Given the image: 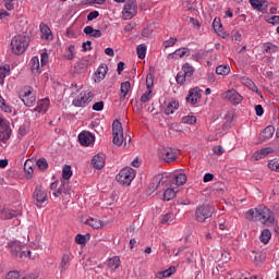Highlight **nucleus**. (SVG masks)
I'll return each instance as SVG.
<instances>
[{
    "label": "nucleus",
    "instance_id": "obj_42",
    "mask_svg": "<svg viewBox=\"0 0 279 279\" xmlns=\"http://www.w3.org/2000/svg\"><path fill=\"white\" fill-rule=\"evenodd\" d=\"M136 50L140 60H145V56H147V46L145 44H141L137 46Z\"/></svg>",
    "mask_w": 279,
    "mask_h": 279
},
{
    "label": "nucleus",
    "instance_id": "obj_26",
    "mask_svg": "<svg viewBox=\"0 0 279 279\" xmlns=\"http://www.w3.org/2000/svg\"><path fill=\"white\" fill-rule=\"evenodd\" d=\"M165 175L163 174H157L154 177L153 182L149 185L150 191H158V186L162 184L165 181Z\"/></svg>",
    "mask_w": 279,
    "mask_h": 279
},
{
    "label": "nucleus",
    "instance_id": "obj_28",
    "mask_svg": "<svg viewBox=\"0 0 279 279\" xmlns=\"http://www.w3.org/2000/svg\"><path fill=\"white\" fill-rule=\"evenodd\" d=\"M85 223L87 226H90V228H94V230H99L100 228H104V221L96 218H86Z\"/></svg>",
    "mask_w": 279,
    "mask_h": 279
},
{
    "label": "nucleus",
    "instance_id": "obj_25",
    "mask_svg": "<svg viewBox=\"0 0 279 279\" xmlns=\"http://www.w3.org/2000/svg\"><path fill=\"white\" fill-rule=\"evenodd\" d=\"M275 132L276 128H274V125L266 126L260 133L262 141H269V138H272Z\"/></svg>",
    "mask_w": 279,
    "mask_h": 279
},
{
    "label": "nucleus",
    "instance_id": "obj_57",
    "mask_svg": "<svg viewBox=\"0 0 279 279\" xmlns=\"http://www.w3.org/2000/svg\"><path fill=\"white\" fill-rule=\"evenodd\" d=\"M213 27L215 32H221L223 26L221 25V21L219 19H215L213 22Z\"/></svg>",
    "mask_w": 279,
    "mask_h": 279
},
{
    "label": "nucleus",
    "instance_id": "obj_51",
    "mask_svg": "<svg viewBox=\"0 0 279 279\" xmlns=\"http://www.w3.org/2000/svg\"><path fill=\"white\" fill-rule=\"evenodd\" d=\"M197 122V118L194 116H185L182 118V123H186L187 125H193V123Z\"/></svg>",
    "mask_w": 279,
    "mask_h": 279
},
{
    "label": "nucleus",
    "instance_id": "obj_4",
    "mask_svg": "<svg viewBox=\"0 0 279 279\" xmlns=\"http://www.w3.org/2000/svg\"><path fill=\"white\" fill-rule=\"evenodd\" d=\"M20 98L27 108H32L36 104V92L31 86H25L20 90Z\"/></svg>",
    "mask_w": 279,
    "mask_h": 279
},
{
    "label": "nucleus",
    "instance_id": "obj_37",
    "mask_svg": "<svg viewBox=\"0 0 279 279\" xmlns=\"http://www.w3.org/2000/svg\"><path fill=\"white\" fill-rule=\"evenodd\" d=\"M271 240V231L269 229H264L262 231V234L259 235L260 243H264V245H267L269 241Z\"/></svg>",
    "mask_w": 279,
    "mask_h": 279
},
{
    "label": "nucleus",
    "instance_id": "obj_5",
    "mask_svg": "<svg viewBox=\"0 0 279 279\" xmlns=\"http://www.w3.org/2000/svg\"><path fill=\"white\" fill-rule=\"evenodd\" d=\"M92 101L93 94L90 92L83 90L73 99L72 106L75 108H86V106H88V104Z\"/></svg>",
    "mask_w": 279,
    "mask_h": 279
},
{
    "label": "nucleus",
    "instance_id": "obj_58",
    "mask_svg": "<svg viewBox=\"0 0 279 279\" xmlns=\"http://www.w3.org/2000/svg\"><path fill=\"white\" fill-rule=\"evenodd\" d=\"M93 110L96 112H101L104 110V101H98L93 105Z\"/></svg>",
    "mask_w": 279,
    "mask_h": 279
},
{
    "label": "nucleus",
    "instance_id": "obj_7",
    "mask_svg": "<svg viewBox=\"0 0 279 279\" xmlns=\"http://www.w3.org/2000/svg\"><path fill=\"white\" fill-rule=\"evenodd\" d=\"M138 12V7L136 5V1L128 0L124 4L122 16L124 21H130L134 19L135 14Z\"/></svg>",
    "mask_w": 279,
    "mask_h": 279
},
{
    "label": "nucleus",
    "instance_id": "obj_23",
    "mask_svg": "<svg viewBox=\"0 0 279 279\" xmlns=\"http://www.w3.org/2000/svg\"><path fill=\"white\" fill-rule=\"evenodd\" d=\"M49 110V99H41L37 102V107L33 110V112H38L39 114H45Z\"/></svg>",
    "mask_w": 279,
    "mask_h": 279
},
{
    "label": "nucleus",
    "instance_id": "obj_16",
    "mask_svg": "<svg viewBox=\"0 0 279 279\" xmlns=\"http://www.w3.org/2000/svg\"><path fill=\"white\" fill-rule=\"evenodd\" d=\"M250 3L253 10H258V12H262L263 14H265L267 8H269V3H267L266 0H250Z\"/></svg>",
    "mask_w": 279,
    "mask_h": 279
},
{
    "label": "nucleus",
    "instance_id": "obj_17",
    "mask_svg": "<svg viewBox=\"0 0 279 279\" xmlns=\"http://www.w3.org/2000/svg\"><path fill=\"white\" fill-rule=\"evenodd\" d=\"M92 165L94 169H104L106 166V155L105 154H98L93 157Z\"/></svg>",
    "mask_w": 279,
    "mask_h": 279
},
{
    "label": "nucleus",
    "instance_id": "obj_63",
    "mask_svg": "<svg viewBox=\"0 0 279 279\" xmlns=\"http://www.w3.org/2000/svg\"><path fill=\"white\" fill-rule=\"evenodd\" d=\"M232 40L234 43H241V33L239 31L232 33Z\"/></svg>",
    "mask_w": 279,
    "mask_h": 279
},
{
    "label": "nucleus",
    "instance_id": "obj_49",
    "mask_svg": "<svg viewBox=\"0 0 279 279\" xmlns=\"http://www.w3.org/2000/svg\"><path fill=\"white\" fill-rule=\"evenodd\" d=\"M37 167L41 171H45L46 169H49V163L47 162V159L40 158L37 160Z\"/></svg>",
    "mask_w": 279,
    "mask_h": 279
},
{
    "label": "nucleus",
    "instance_id": "obj_61",
    "mask_svg": "<svg viewBox=\"0 0 279 279\" xmlns=\"http://www.w3.org/2000/svg\"><path fill=\"white\" fill-rule=\"evenodd\" d=\"M266 21L267 23H271V25H279V15H274Z\"/></svg>",
    "mask_w": 279,
    "mask_h": 279
},
{
    "label": "nucleus",
    "instance_id": "obj_44",
    "mask_svg": "<svg viewBox=\"0 0 279 279\" xmlns=\"http://www.w3.org/2000/svg\"><path fill=\"white\" fill-rule=\"evenodd\" d=\"M72 175H73V171L71 170V166L65 165L62 169L63 180H71Z\"/></svg>",
    "mask_w": 279,
    "mask_h": 279
},
{
    "label": "nucleus",
    "instance_id": "obj_3",
    "mask_svg": "<svg viewBox=\"0 0 279 279\" xmlns=\"http://www.w3.org/2000/svg\"><path fill=\"white\" fill-rule=\"evenodd\" d=\"M136 178V170L131 167H125L120 170V172L116 175L117 182L122 184V186H130L132 181Z\"/></svg>",
    "mask_w": 279,
    "mask_h": 279
},
{
    "label": "nucleus",
    "instance_id": "obj_39",
    "mask_svg": "<svg viewBox=\"0 0 279 279\" xmlns=\"http://www.w3.org/2000/svg\"><path fill=\"white\" fill-rule=\"evenodd\" d=\"M178 108H180V104L175 100H172L171 102L168 104L166 108V114H173V112H175Z\"/></svg>",
    "mask_w": 279,
    "mask_h": 279
},
{
    "label": "nucleus",
    "instance_id": "obj_10",
    "mask_svg": "<svg viewBox=\"0 0 279 279\" xmlns=\"http://www.w3.org/2000/svg\"><path fill=\"white\" fill-rule=\"evenodd\" d=\"M33 199L36 204V206L40 207L45 202H48L49 196L47 195V191L43 189V186L37 185L35 187V191L33 192Z\"/></svg>",
    "mask_w": 279,
    "mask_h": 279
},
{
    "label": "nucleus",
    "instance_id": "obj_64",
    "mask_svg": "<svg viewBox=\"0 0 279 279\" xmlns=\"http://www.w3.org/2000/svg\"><path fill=\"white\" fill-rule=\"evenodd\" d=\"M14 1L15 0H5L4 8H7V10H14Z\"/></svg>",
    "mask_w": 279,
    "mask_h": 279
},
{
    "label": "nucleus",
    "instance_id": "obj_1",
    "mask_svg": "<svg viewBox=\"0 0 279 279\" xmlns=\"http://www.w3.org/2000/svg\"><path fill=\"white\" fill-rule=\"evenodd\" d=\"M245 217L248 221H260V223H266V226H270L275 221L274 213L265 206L250 209L246 211Z\"/></svg>",
    "mask_w": 279,
    "mask_h": 279
},
{
    "label": "nucleus",
    "instance_id": "obj_29",
    "mask_svg": "<svg viewBox=\"0 0 279 279\" xmlns=\"http://www.w3.org/2000/svg\"><path fill=\"white\" fill-rule=\"evenodd\" d=\"M108 267L111 269V271H116V269H119L121 267V258L119 256H113L108 259Z\"/></svg>",
    "mask_w": 279,
    "mask_h": 279
},
{
    "label": "nucleus",
    "instance_id": "obj_20",
    "mask_svg": "<svg viewBox=\"0 0 279 279\" xmlns=\"http://www.w3.org/2000/svg\"><path fill=\"white\" fill-rule=\"evenodd\" d=\"M69 267H71V255L63 254L59 264V270L61 274H64Z\"/></svg>",
    "mask_w": 279,
    "mask_h": 279
},
{
    "label": "nucleus",
    "instance_id": "obj_62",
    "mask_svg": "<svg viewBox=\"0 0 279 279\" xmlns=\"http://www.w3.org/2000/svg\"><path fill=\"white\" fill-rule=\"evenodd\" d=\"M98 16H99V11H92L87 15V21H95V19H97Z\"/></svg>",
    "mask_w": 279,
    "mask_h": 279
},
{
    "label": "nucleus",
    "instance_id": "obj_46",
    "mask_svg": "<svg viewBox=\"0 0 279 279\" xmlns=\"http://www.w3.org/2000/svg\"><path fill=\"white\" fill-rule=\"evenodd\" d=\"M174 180L178 186H183V184H186V174L184 173L174 174Z\"/></svg>",
    "mask_w": 279,
    "mask_h": 279
},
{
    "label": "nucleus",
    "instance_id": "obj_59",
    "mask_svg": "<svg viewBox=\"0 0 279 279\" xmlns=\"http://www.w3.org/2000/svg\"><path fill=\"white\" fill-rule=\"evenodd\" d=\"M213 151L216 156H223L225 153L223 147L221 146H214Z\"/></svg>",
    "mask_w": 279,
    "mask_h": 279
},
{
    "label": "nucleus",
    "instance_id": "obj_31",
    "mask_svg": "<svg viewBox=\"0 0 279 279\" xmlns=\"http://www.w3.org/2000/svg\"><path fill=\"white\" fill-rule=\"evenodd\" d=\"M131 88H132V84H130V81L121 83L120 98L125 99V97H128V93H130Z\"/></svg>",
    "mask_w": 279,
    "mask_h": 279
},
{
    "label": "nucleus",
    "instance_id": "obj_15",
    "mask_svg": "<svg viewBox=\"0 0 279 279\" xmlns=\"http://www.w3.org/2000/svg\"><path fill=\"white\" fill-rule=\"evenodd\" d=\"M184 56H191V50L189 48H179L174 52L167 56V60H180Z\"/></svg>",
    "mask_w": 279,
    "mask_h": 279
},
{
    "label": "nucleus",
    "instance_id": "obj_47",
    "mask_svg": "<svg viewBox=\"0 0 279 279\" xmlns=\"http://www.w3.org/2000/svg\"><path fill=\"white\" fill-rule=\"evenodd\" d=\"M268 168H270L271 171L279 172V158H275L268 161Z\"/></svg>",
    "mask_w": 279,
    "mask_h": 279
},
{
    "label": "nucleus",
    "instance_id": "obj_40",
    "mask_svg": "<svg viewBox=\"0 0 279 279\" xmlns=\"http://www.w3.org/2000/svg\"><path fill=\"white\" fill-rule=\"evenodd\" d=\"M263 49L265 53H276V51H278V46L271 43H265Z\"/></svg>",
    "mask_w": 279,
    "mask_h": 279
},
{
    "label": "nucleus",
    "instance_id": "obj_52",
    "mask_svg": "<svg viewBox=\"0 0 279 279\" xmlns=\"http://www.w3.org/2000/svg\"><path fill=\"white\" fill-rule=\"evenodd\" d=\"M175 43H178V38L171 37L162 43V47H165V49H169V47H173Z\"/></svg>",
    "mask_w": 279,
    "mask_h": 279
},
{
    "label": "nucleus",
    "instance_id": "obj_27",
    "mask_svg": "<svg viewBox=\"0 0 279 279\" xmlns=\"http://www.w3.org/2000/svg\"><path fill=\"white\" fill-rule=\"evenodd\" d=\"M83 32L89 38H101V31L95 29L93 26H86Z\"/></svg>",
    "mask_w": 279,
    "mask_h": 279
},
{
    "label": "nucleus",
    "instance_id": "obj_36",
    "mask_svg": "<svg viewBox=\"0 0 279 279\" xmlns=\"http://www.w3.org/2000/svg\"><path fill=\"white\" fill-rule=\"evenodd\" d=\"M10 75V64H4L0 66V84L5 82V77Z\"/></svg>",
    "mask_w": 279,
    "mask_h": 279
},
{
    "label": "nucleus",
    "instance_id": "obj_48",
    "mask_svg": "<svg viewBox=\"0 0 279 279\" xmlns=\"http://www.w3.org/2000/svg\"><path fill=\"white\" fill-rule=\"evenodd\" d=\"M108 73V66L107 65H100L97 70V75L99 80H104Z\"/></svg>",
    "mask_w": 279,
    "mask_h": 279
},
{
    "label": "nucleus",
    "instance_id": "obj_13",
    "mask_svg": "<svg viewBox=\"0 0 279 279\" xmlns=\"http://www.w3.org/2000/svg\"><path fill=\"white\" fill-rule=\"evenodd\" d=\"M11 254L16 258H34L32 257V251H24L23 247L17 244L11 246Z\"/></svg>",
    "mask_w": 279,
    "mask_h": 279
},
{
    "label": "nucleus",
    "instance_id": "obj_38",
    "mask_svg": "<svg viewBox=\"0 0 279 279\" xmlns=\"http://www.w3.org/2000/svg\"><path fill=\"white\" fill-rule=\"evenodd\" d=\"M173 219H175L173 213H168L160 217V221L165 226H170V223H173Z\"/></svg>",
    "mask_w": 279,
    "mask_h": 279
},
{
    "label": "nucleus",
    "instance_id": "obj_50",
    "mask_svg": "<svg viewBox=\"0 0 279 279\" xmlns=\"http://www.w3.org/2000/svg\"><path fill=\"white\" fill-rule=\"evenodd\" d=\"M187 80L190 81L191 78H187L181 71L178 73L177 83L180 84V86H184Z\"/></svg>",
    "mask_w": 279,
    "mask_h": 279
},
{
    "label": "nucleus",
    "instance_id": "obj_43",
    "mask_svg": "<svg viewBox=\"0 0 279 279\" xmlns=\"http://www.w3.org/2000/svg\"><path fill=\"white\" fill-rule=\"evenodd\" d=\"M175 197V190L174 189H167L163 193V201L171 202Z\"/></svg>",
    "mask_w": 279,
    "mask_h": 279
},
{
    "label": "nucleus",
    "instance_id": "obj_22",
    "mask_svg": "<svg viewBox=\"0 0 279 279\" xmlns=\"http://www.w3.org/2000/svg\"><path fill=\"white\" fill-rule=\"evenodd\" d=\"M240 82L241 84H243L244 86H246L247 88H250L251 90H253L254 93H257V95H260V90H258V86H256L255 83H253V81L246 76H242L240 77Z\"/></svg>",
    "mask_w": 279,
    "mask_h": 279
},
{
    "label": "nucleus",
    "instance_id": "obj_11",
    "mask_svg": "<svg viewBox=\"0 0 279 279\" xmlns=\"http://www.w3.org/2000/svg\"><path fill=\"white\" fill-rule=\"evenodd\" d=\"M222 99H227L233 106H239L243 101V96L236 92V89H229L222 94Z\"/></svg>",
    "mask_w": 279,
    "mask_h": 279
},
{
    "label": "nucleus",
    "instance_id": "obj_24",
    "mask_svg": "<svg viewBox=\"0 0 279 279\" xmlns=\"http://www.w3.org/2000/svg\"><path fill=\"white\" fill-rule=\"evenodd\" d=\"M31 71L33 73H37L38 75H40V73H43V66L40 65V59H38V57H33L31 59Z\"/></svg>",
    "mask_w": 279,
    "mask_h": 279
},
{
    "label": "nucleus",
    "instance_id": "obj_12",
    "mask_svg": "<svg viewBox=\"0 0 279 279\" xmlns=\"http://www.w3.org/2000/svg\"><path fill=\"white\" fill-rule=\"evenodd\" d=\"M185 99L187 104H191V106L199 104V101H202V89L199 87H194L190 89L189 95Z\"/></svg>",
    "mask_w": 279,
    "mask_h": 279
},
{
    "label": "nucleus",
    "instance_id": "obj_14",
    "mask_svg": "<svg viewBox=\"0 0 279 279\" xmlns=\"http://www.w3.org/2000/svg\"><path fill=\"white\" fill-rule=\"evenodd\" d=\"M10 134H12V131L10 130L8 122H5V120H0V141L3 143L10 141Z\"/></svg>",
    "mask_w": 279,
    "mask_h": 279
},
{
    "label": "nucleus",
    "instance_id": "obj_56",
    "mask_svg": "<svg viewBox=\"0 0 279 279\" xmlns=\"http://www.w3.org/2000/svg\"><path fill=\"white\" fill-rule=\"evenodd\" d=\"M75 243H77L78 245H86V235L77 234L75 236Z\"/></svg>",
    "mask_w": 279,
    "mask_h": 279
},
{
    "label": "nucleus",
    "instance_id": "obj_8",
    "mask_svg": "<svg viewBox=\"0 0 279 279\" xmlns=\"http://www.w3.org/2000/svg\"><path fill=\"white\" fill-rule=\"evenodd\" d=\"M113 132V145L121 147L123 145V124L119 120H114L112 123Z\"/></svg>",
    "mask_w": 279,
    "mask_h": 279
},
{
    "label": "nucleus",
    "instance_id": "obj_34",
    "mask_svg": "<svg viewBox=\"0 0 279 279\" xmlns=\"http://www.w3.org/2000/svg\"><path fill=\"white\" fill-rule=\"evenodd\" d=\"M181 73L187 78L191 80V77H193V73H195V68H193L192 65H190L189 63H185L182 66Z\"/></svg>",
    "mask_w": 279,
    "mask_h": 279
},
{
    "label": "nucleus",
    "instance_id": "obj_21",
    "mask_svg": "<svg viewBox=\"0 0 279 279\" xmlns=\"http://www.w3.org/2000/svg\"><path fill=\"white\" fill-rule=\"evenodd\" d=\"M269 154H274V148L266 147L257 150L255 154H253L254 160H263L266 156H269Z\"/></svg>",
    "mask_w": 279,
    "mask_h": 279
},
{
    "label": "nucleus",
    "instance_id": "obj_60",
    "mask_svg": "<svg viewBox=\"0 0 279 279\" xmlns=\"http://www.w3.org/2000/svg\"><path fill=\"white\" fill-rule=\"evenodd\" d=\"M68 51L70 52L68 54V60H73V58H75L74 51H75V46L74 45H70L68 48Z\"/></svg>",
    "mask_w": 279,
    "mask_h": 279
},
{
    "label": "nucleus",
    "instance_id": "obj_6",
    "mask_svg": "<svg viewBox=\"0 0 279 279\" xmlns=\"http://www.w3.org/2000/svg\"><path fill=\"white\" fill-rule=\"evenodd\" d=\"M213 213H215V207L210 205H203L197 207L195 213L196 221L204 223L206 219H209V217H213Z\"/></svg>",
    "mask_w": 279,
    "mask_h": 279
},
{
    "label": "nucleus",
    "instance_id": "obj_19",
    "mask_svg": "<svg viewBox=\"0 0 279 279\" xmlns=\"http://www.w3.org/2000/svg\"><path fill=\"white\" fill-rule=\"evenodd\" d=\"M71 195V186L69 182L62 181L61 186L53 193L54 197H60V195Z\"/></svg>",
    "mask_w": 279,
    "mask_h": 279
},
{
    "label": "nucleus",
    "instance_id": "obj_18",
    "mask_svg": "<svg viewBox=\"0 0 279 279\" xmlns=\"http://www.w3.org/2000/svg\"><path fill=\"white\" fill-rule=\"evenodd\" d=\"M40 33H41V38L44 40H53V34L51 33V28L45 23H41L39 25Z\"/></svg>",
    "mask_w": 279,
    "mask_h": 279
},
{
    "label": "nucleus",
    "instance_id": "obj_53",
    "mask_svg": "<svg viewBox=\"0 0 279 279\" xmlns=\"http://www.w3.org/2000/svg\"><path fill=\"white\" fill-rule=\"evenodd\" d=\"M47 64H49V54L47 52H43L41 56H40V65H41V69L44 66H47Z\"/></svg>",
    "mask_w": 279,
    "mask_h": 279
},
{
    "label": "nucleus",
    "instance_id": "obj_41",
    "mask_svg": "<svg viewBox=\"0 0 279 279\" xmlns=\"http://www.w3.org/2000/svg\"><path fill=\"white\" fill-rule=\"evenodd\" d=\"M24 171L27 173V178H32L34 175V165L32 163V160H26L24 163Z\"/></svg>",
    "mask_w": 279,
    "mask_h": 279
},
{
    "label": "nucleus",
    "instance_id": "obj_2",
    "mask_svg": "<svg viewBox=\"0 0 279 279\" xmlns=\"http://www.w3.org/2000/svg\"><path fill=\"white\" fill-rule=\"evenodd\" d=\"M27 47H29V37L25 35H16L11 40V51L15 56L25 53Z\"/></svg>",
    "mask_w": 279,
    "mask_h": 279
},
{
    "label": "nucleus",
    "instance_id": "obj_35",
    "mask_svg": "<svg viewBox=\"0 0 279 279\" xmlns=\"http://www.w3.org/2000/svg\"><path fill=\"white\" fill-rule=\"evenodd\" d=\"M0 215L1 219H14V217H16V211L9 208H2Z\"/></svg>",
    "mask_w": 279,
    "mask_h": 279
},
{
    "label": "nucleus",
    "instance_id": "obj_33",
    "mask_svg": "<svg viewBox=\"0 0 279 279\" xmlns=\"http://www.w3.org/2000/svg\"><path fill=\"white\" fill-rule=\"evenodd\" d=\"M78 142L81 143V145H83L84 147H88V145H90V143H93V137H90L89 133H81L78 135Z\"/></svg>",
    "mask_w": 279,
    "mask_h": 279
},
{
    "label": "nucleus",
    "instance_id": "obj_45",
    "mask_svg": "<svg viewBox=\"0 0 279 279\" xmlns=\"http://www.w3.org/2000/svg\"><path fill=\"white\" fill-rule=\"evenodd\" d=\"M217 75H229L230 74V65H218L216 68Z\"/></svg>",
    "mask_w": 279,
    "mask_h": 279
},
{
    "label": "nucleus",
    "instance_id": "obj_9",
    "mask_svg": "<svg viewBox=\"0 0 279 279\" xmlns=\"http://www.w3.org/2000/svg\"><path fill=\"white\" fill-rule=\"evenodd\" d=\"M158 156L165 162H175L178 153L173 148L163 147L158 150Z\"/></svg>",
    "mask_w": 279,
    "mask_h": 279
},
{
    "label": "nucleus",
    "instance_id": "obj_30",
    "mask_svg": "<svg viewBox=\"0 0 279 279\" xmlns=\"http://www.w3.org/2000/svg\"><path fill=\"white\" fill-rule=\"evenodd\" d=\"M146 85L147 90L141 97L142 104H147V101H149L154 97V94L151 92V84H149V81H146Z\"/></svg>",
    "mask_w": 279,
    "mask_h": 279
},
{
    "label": "nucleus",
    "instance_id": "obj_32",
    "mask_svg": "<svg viewBox=\"0 0 279 279\" xmlns=\"http://www.w3.org/2000/svg\"><path fill=\"white\" fill-rule=\"evenodd\" d=\"M175 274V267H170L166 270L159 271L156 274V278L158 279H165V278H171Z\"/></svg>",
    "mask_w": 279,
    "mask_h": 279
},
{
    "label": "nucleus",
    "instance_id": "obj_54",
    "mask_svg": "<svg viewBox=\"0 0 279 279\" xmlns=\"http://www.w3.org/2000/svg\"><path fill=\"white\" fill-rule=\"evenodd\" d=\"M5 279H22L21 272L16 271V270L9 271L5 276Z\"/></svg>",
    "mask_w": 279,
    "mask_h": 279
},
{
    "label": "nucleus",
    "instance_id": "obj_55",
    "mask_svg": "<svg viewBox=\"0 0 279 279\" xmlns=\"http://www.w3.org/2000/svg\"><path fill=\"white\" fill-rule=\"evenodd\" d=\"M151 34H154V28H151V26H146L143 31H142V36L144 38H149V36H151Z\"/></svg>",
    "mask_w": 279,
    "mask_h": 279
}]
</instances>
